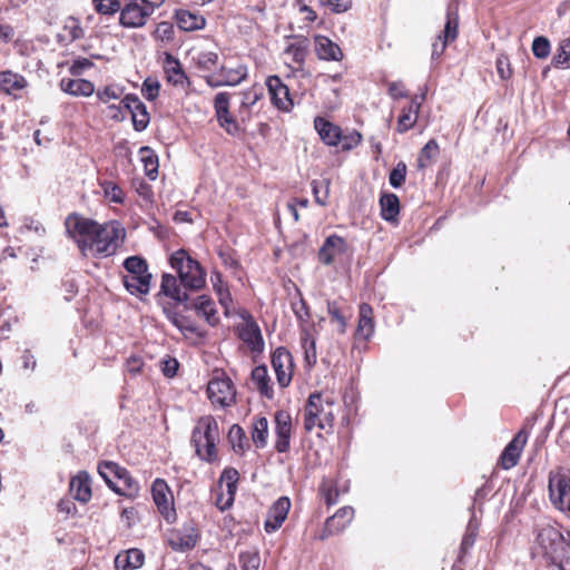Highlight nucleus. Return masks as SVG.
Returning <instances> with one entry per match:
<instances>
[{"label": "nucleus", "instance_id": "4be33fe9", "mask_svg": "<svg viewBox=\"0 0 570 570\" xmlns=\"http://www.w3.org/2000/svg\"><path fill=\"white\" fill-rule=\"evenodd\" d=\"M320 400V392L312 393L306 402L304 409V429L306 432L313 431L315 428L320 430H326L325 425L321 421L318 416V412L321 410L317 409V403Z\"/></svg>", "mask_w": 570, "mask_h": 570}, {"label": "nucleus", "instance_id": "c03bdc74", "mask_svg": "<svg viewBox=\"0 0 570 570\" xmlns=\"http://www.w3.org/2000/svg\"><path fill=\"white\" fill-rule=\"evenodd\" d=\"M552 65L556 68H570V37L559 42L557 52L552 58Z\"/></svg>", "mask_w": 570, "mask_h": 570}, {"label": "nucleus", "instance_id": "4d7b16f0", "mask_svg": "<svg viewBox=\"0 0 570 570\" xmlns=\"http://www.w3.org/2000/svg\"><path fill=\"white\" fill-rule=\"evenodd\" d=\"M327 312L331 317L338 323V332L344 334L347 327V322L345 316L341 313L340 307L336 302H327Z\"/></svg>", "mask_w": 570, "mask_h": 570}, {"label": "nucleus", "instance_id": "603ef678", "mask_svg": "<svg viewBox=\"0 0 570 570\" xmlns=\"http://www.w3.org/2000/svg\"><path fill=\"white\" fill-rule=\"evenodd\" d=\"M532 52L538 59H546L549 57L551 51L550 41L543 36L534 38L532 42Z\"/></svg>", "mask_w": 570, "mask_h": 570}, {"label": "nucleus", "instance_id": "5701e85b", "mask_svg": "<svg viewBox=\"0 0 570 570\" xmlns=\"http://www.w3.org/2000/svg\"><path fill=\"white\" fill-rule=\"evenodd\" d=\"M59 88L75 97H89L95 92V86L87 79L62 78L59 81Z\"/></svg>", "mask_w": 570, "mask_h": 570}, {"label": "nucleus", "instance_id": "39448f33", "mask_svg": "<svg viewBox=\"0 0 570 570\" xmlns=\"http://www.w3.org/2000/svg\"><path fill=\"white\" fill-rule=\"evenodd\" d=\"M119 23L125 28H140L165 0H124Z\"/></svg>", "mask_w": 570, "mask_h": 570}, {"label": "nucleus", "instance_id": "3c124183", "mask_svg": "<svg viewBox=\"0 0 570 570\" xmlns=\"http://www.w3.org/2000/svg\"><path fill=\"white\" fill-rule=\"evenodd\" d=\"M95 9L100 14H114L121 11L122 4L119 0H92Z\"/></svg>", "mask_w": 570, "mask_h": 570}, {"label": "nucleus", "instance_id": "f03ea898", "mask_svg": "<svg viewBox=\"0 0 570 570\" xmlns=\"http://www.w3.org/2000/svg\"><path fill=\"white\" fill-rule=\"evenodd\" d=\"M169 263L179 281L171 274H163L160 294L177 303H186L189 299L187 291H199L206 285V272L185 249L174 252Z\"/></svg>", "mask_w": 570, "mask_h": 570}, {"label": "nucleus", "instance_id": "9b49d317", "mask_svg": "<svg viewBox=\"0 0 570 570\" xmlns=\"http://www.w3.org/2000/svg\"><path fill=\"white\" fill-rule=\"evenodd\" d=\"M275 423V450L278 453H286L291 446L292 416L287 411H276Z\"/></svg>", "mask_w": 570, "mask_h": 570}, {"label": "nucleus", "instance_id": "2f4dec72", "mask_svg": "<svg viewBox=\"0 0 570 570\" xmlns=\"http://www.w3.org/2000/svg\"><path fill=\"white\" fill-rule=\"evenodd\" d=\"M27 86V80L19 73L12 71L0 72V90L13 95L17 91L22 90Z\"/></svg>", "mask_w": 570, "mask_h": 570}, {"label": "nucleus", "instance_id": "5fc2aeb1", "mask_svg": "<svg viewBox=\"0 0 570 570\" xmlns=\"http://www.w3.org/2000/svg\"><path fill=\"white\" fill-rule=\"evenodd\" d=\"M242 570H258L261 557L257 552H243L239 554Z\"/></svg>", "mask_w": 570, "mask_h": 570}, {"label": "nucleus", "instance_id": "ddd939ff", "mask_svg": "<svg viewBox=\"0 0 570 570\" xmlns=\"http://www.w3.org/2000/svg\"><path fill=\"white\" fill-rule=\"evenodd\" d=\"M347 249V242L343 237L332 234L325 238L318 249L317 258L323 265L328 266L334 263L335 258L345 255Z\"/></svg>", "mask_w": 570, "mask_h": 570}, {"label": "nucleus", "instance_id": "412c9836", "mask_svg": "<svg viewBox=\"0 0 570 570\" xmlns=\"http://www.w3.org/2000/svg\"><path fill=\"white\" fill-rule=\"evenodd\" d=\"M425 99V92H422L421 96H415L407 108H403L401 116L397 119L396 130L400 134H403L411 129L417 119V114L421 107L422 101Z\"/></svg>", "mask_w": 570, "mask_h": 570}, {"label": "nucleus", "instance_id": "c85d7f7f", "mask_svg": "<svg viewBox=\"0 0 570 570\" xmlns=\"http://www.w3.org/2000/svg\"><path fill=\"white\" fill-rule=\"evenodd\" d=\"M191 307L196 311L197 315L204 317L209 325L214 326L218 323L219 318L217 316L215 302L210 297L206 295L198 296Z\"/></svg>", "mask_w": 570, "mask_h": 570}, {"label": "nucleus", "instance_id": "4c0bfd02", "mask_svg": "<svg viewBox=\"0 0 570 570\" xmlns=\"http://www.w3.org/2000/svg\"><path fill=\"white\" fill-rule=\"evenodd\" d=\"M316 403L317 409L321 410L317 413L321 421L323 422L326 429H331L335 421V415L332 409L334 405V400L331 397L324 399L323 394L320 392V400Z\"/></svg>", "mask_w": 570, "mask_h": 570}, {"label": "nucleus", "instance_id": "7ed1b4c3", "mask_svg": "<svg viewBox=\"0 0 570 570\" xmlns=\"http://www.w3.org/2000/svg\"><path fill=\"white\" fill-rule=\"evenodd\" d=\"M531 554L548 570H570V540L557 525L538 524Z\"/></svg>", "mask_w": 570, "mask_h": 570}, {"label": "nucleus", "instance_id": "a19ab883", "mask_svg": "<svg viewBox=\"0 0 570 570\" xmlns=\"http://www.w3.org/2000/svg\"><path fill=\"white\" fill-rule=\"evenodd\" d=\"M268 436V421L262 416L255 420L253 424L252 439L257 448H264L267 443Z\"/></svg>", "mask_w": 570, "mask_h": 570}, {"label": "nucleus", "instance_id": "69168bd1", "mask_svg": "<svg viewBox=\"0 0 570 570\" xmlns=\"http://www.w3.org/2000/svg\"><path fill=\"white\" fill-rule=\"evenodd\" d=\"M263 96V88L254 86L249 90L243 92L242 107L249 108L254 106Z\"/></svg>", "mask_w": 570, "mask_h": 570}, {"label": "nucleus", "instance_id": "58836bf2", "mask_svg": "<svg viewBox=\"0 0 570 570\" xmlns=\"http://www.w3.org/2000/svg\"><path fill=\"white\" fill-rule=\"evenodd\" d=\"M120 482H122V487H119L120 495L126 497H136L140 490L138 482L131 476L127 469L120 468L119 474L116 478Z\"/></svg>", "mask_w": 570, "mask_h": 570}, {"label": "nucleus", "instance_id": "13d9d810", "mask_svg": "<svg viewBox=\"0 0 570 570\" xmlns=\"http://www.w3.org/2000/svg\"><path fill=\"white\" fill-rule=\"evenodd\" d=\"M160 83L151 78H147L141 87V94L142 96L149 100H155L159 95Z\"/></svg>", "mask_w": 570, "mask_h": 570}, {"label": "nucleus", "instance_id": "338daca9", "mask_svg": "<svg viewBox=\"0 0 570 570\" xmlns=\"http://www.w3.org/2000/svg\"><path fill=\"white\" fill-rule=\"evenodd\" d=\"M105 196L110 202L116 203V204H121L124 202L122 189L114 183H107L105 185Z\"/></svg>", "mask_w": 570, "mask_h": 570}, {"label": "nucleus", "instance_id": "de8ad7c7", "mask_svg": "<svg viewBox=\"0 0 570 570\" xmlns=\"http://www.w3.org/2000/svg\"><path fill=\"white\" fill-rule=\"evenodd\" d=\"M196 66L200 70H210L218 63V55L213 51H202L194 57Z\"/></svg>", "mask_w": 570, "mask_h": 570}, {"label": "nucleus", "instance_id": "e2e57ef3", "mask_svg": "<svg viewBox=\"0 0 570 570\" xmlns=\"http://www.w3.org/2000/svg\"><path fill=\"white\" fill-rule=\"evenodd\" d=\"M320 491L327 505H333L337 502L338 491L331 482L324 481L320 488Z\"/></svg>", "mask_w": 570, "mask_h": 570}, {"label": "nucleus", "instance_id": "f3484780", "mask_svg": "<svg viewBox=\"0 0 570 570\" xmlns=\"http://www.w3.org/2000/svg\"><path fill=\"white\" fill-rule=\"evenodd\" d=\"M266 86L271 95L272 102L275 107L283 111H289L293 101L289 97V90L279 77L271 76L266 80Z\"/></svg>", "mask_w": 570, "mask_h": 570}, {"label": "nucleus", "instance_id": "a211bd4d", "mask_svg": "<svg viewBox=\"0 0 570 570\" xmlns=\"http://www.w3.org/2000/svg\"><path fill=\"white\" fill-rule=\"evenodd\" d=\"M198 541V533L195 528L188 527L181 530H171L168 534L167 542L175 551L191 550Z\"/></svg>", "mask_w": 570, "mask_h": 570}, {"label": "nucleus", "instance_id": "864d4df0", "mask_svg": "<svg viewBox=\"0 0 570 570\" xmlns=\"http://www.w3.org/2000/svg\"><path fill=\"white\" fill-rule=\"evenodd\" d=\"M406 165L403 161H400L390 173L389 181L393 188L401 187L406 177Z\"/></svg>", "mask_w": 570, "mask_h": 570}, {"label": "nucleus", "instance_id": "6ab92c4d", "mask_svg": "<svg viewBox=\"0 0 570 570\" xmlns=\"http://www.w3.org/2000/svg\"><path fill=\"white\" fill-rule=\"evenodd\" d=\"M291 509V501L287 497H281L268 510L267 519L265 521L266 532H274L286 520Z\"/></svg>", "mask_w": 570, "mask_h": 570}, {"label": "nucleus", "instance_id": "79ce46f5", "mask_svg": "<svg viewBox=\"0 0 570 570\" xmlns=\"http://www.w3.org/2000/svg\"><path fill=\"white\" fill-rule=\"evenodd\" d=\"M124 268L128 272L127 276H144L150 274L146 259L140 256H129L124 261Z\"/></svg>", "mask_w": 570, "mask_h": 570}, {"label": "nucleus", "instance_id": "20e7f679", "mask_svg": "<svg viewBox=\"0 0 570 570\" xmlns=\"http://www.w3.org/2000/svg\"><path fill=\"white\" fill-rule=\"evenodd\" d=\"M219 439V430L216 420L212 415L202 416L193 430L191 443L200 459L214 461L216 443Z\"/></svg>", "mask_w": 570, "mask_h": 570}, {"label": "nucleus", "instance_id": "8fccbe9b", "mask_svg": "<svg viewBox=\"0 0 570 570\" xmlns=\"http://www.w3.org/2000/svg\"><path fill=\"white\" fill-rule=\"evenodd\" d=\"M478 535V524H475L472 520L469 522L466 527V531L463 535L461 546H460V554L461 557L465 554L469 549H471L475 542Z\"/></svg>", "mask_w": 570, "mask_h": 570}, {"label": "nucleus", "instance_id": "ea45409f", "mask_svg": "<svg viewBox=\"0 0 570 570\" xmlns=\"http://www.w3.org/2000/svg\"><path fill=\"white\" fill-rule=\"evenodd\" d=\"M140 155L146 176L155 180L158 175V157L148 147L140 148Z\"/></svg>", "mask_w": 570, "mask_h": 570}, {"label": "nucleus", "instance_id": "2eb2a0df", "mask_svg": "<svg viewBox=\"0 0 570 570\" xmlns=\"http://www.w3.org/2000/svg\"><path fill=\"white\" fill-rule=\"evenodd\" d=\"M309 40L303 36H294L292 41L286 46L284 56L291 61L292 69H302L305 58L308 53Z\"/></svg>", "mask_w": 570, "mask_h": 570}, {"label": "nucleus", "instance_id": "4468645a", "mask_svg": "<svg viewBox=\"0 0 570 570\" xmlns=\"http://www.w3.org/2000/svg\"><path fill=\"white\" fill-rule=\"evenodd\" d=\"M354 509L352 507H343L337 512L327 518L324 529L320 534V540H325L331 535L342 532L353 520Z\"/></svg>", "mask_w": 570, "mask_h": 570}, {"label": "nucleus", "instance_id": "473e14b6", "mask_svg": "<svg viewBox=\"0 0 570 570\" xmlns=\"http://www.w3.org/2000/svg\"><path fill=\"white\" fill-rule=\"evenodd\" d=\"M252 381L259 393L268 399L273 397V389L269 385V376L265 365H258L252 371Z\"/></svg>", "mask_w": 570, "mask_h": 570}, {"label": "nucleus", "instance_id": "6e6552de", "mask_svg": "<svg viewBox=\"0 0 570 570\" xmlns=\"http://www.w3.org/2000/svg\"><path fill=\"white\" fill-rule=\"evenodd\" d=\"M151 494L155 504L167 522L176 519L174 498L167 483L163 479H156L151 485Z\"/></svg>", "mask_w": 570, "mask_h": 570}, {"label": "nucleus", "instance_id": "423d86ee", "mask_svg": "<svg viewBox=\"0 0 570 570\" xmlns=\"http://www.w3.org/2000/svg\"><path fill=\"white\" fill-rule=\"evenodd\" d=\"M549 497L556 508L570 513V473L561 471L550 473Z\"/></svg>", "mask_w": 570, "mask_h": 570}, {"label": "nucleus", "instance_id": "393cba45", "mask_svg": "<svg viewBox=\"0 0 570 570\" xmlns=\"http://www.w3.org/2000/svg\"><path fill=\"white\" fill-rule=\"evenodd\" d=\"M314 127L317 130L321 139L330 146H337L342 139V130L338 126L330 122L328 120L316 117Z\"/></svg>", "mask_w": 570, "mask_h": 570}, {"label": "nucleus", "instance_id": "f257e3e1", "mask_svg": "<svg viewBox=\"0 0 570 570\" xmlns=\"http://www.w3.org/2000/svg\"><path fill=\"white\" fill-rule=\"evenodd\" d=\"M66 228L83 255L110 256L117 249L120 230L114 225H100L71 214L66 219Z\"/></svg>", "mask_w": 570, "mask_h": 570}, {"label": "nucleus", "instance_id": "1a4fd4ad", "mask_svg": "<svg viewBox=\"0 0 570 570\" xmlns=\"http://www.w3.org/2000/svg\"><path fill=\"white\" fill-rule=\"evenodd\" d=\"M247 77V67L245 65H237L234 68L222 66L219 70L206 77V82L212 88L224 86H237Z\"/></svg>", "mask_w": 570, "mask_h": 570}, {"label": "nucleus", "instance_id": "bf43d9fd", "mask_svg": "<svg viewBox=\"0 0 570 570\" xmlns=\"http://www.w3.org/2000/svg\"><path fill=\"white\" fill-rule=\"evenodd\" d=\"M174 26L170 22L163 21L157 24L154 37L160 41H170L174 39Z\"/></svg>", "mask_w": 570, "mask_h": 570}, {"label": "nucleus", "instance_id": "f704fd0d", "mask_svg": "<svg viewBox=\"0 0 570 570\" xmlns=\"http://www.w3.org/2000/svg\"><path fill=\"white\" fill-rule=\"evenodd\" d=\"M120 465L112 461H104L98 465V473L108 484V487L116 493L122 492L119 487L112 481V478H117L120 471Z\"/></svg>", "mask_w": 570, "mask_h": 570}, {"label": "nucleus", "instance_id": "0e129e2a", "mask_svg": "<svg viewBox=\"0 0 570 570\" xmlns=\"http://www.w3.org/2000/svg\"><path fill=\"white\" fill-rule=\"evenodd\" d=\"M216 117L220 127H223L229 135L235 136L238 134L239 127L236 120L229 114V111H227V114L224 115H217Z\"/></svg>", "mask_w": 570, "mask_h": 570}, {"label": "nucleus", "instance_id": "774afa93", "mask_svg": "<svg viewBox=\"0 0 570 570\" xmlns=\"http://www.w3.org/2000/svg\"><path fill=\"white\" fill-rule=\"evenodd\" d=\"M214 108L217 115H224L229 111V96L227 92H218L214 99Z\"/></svg>", "mask_w": 570, "mask_h": 570}, {"label": "nucleus", "instance_id": "7c9ffc66", "mask_svg": "<svg viewBox=\"0 0 570 570\" xmlns=\"http://www.w3.org/2000/svg\"><path fill=\"white\" fill-rule=\"evenodd\" d=\"M151 274L144 276H124L122 283L126 289L136 296L147 295L150 291Z\"/></svg>", "mask_w": 570, "mask_h": 570}, {"label": "nucleus", "instance_id": "49530a36", "mask_svg": "<svg viewBox=\"0 0 570 570\" xmlns=\"http://www.w3.org/2000/svg\"><path fill=\"white\" fill-rule=\"evenodd\" d=\"M459 32V17L455 11L448 10L446 22L442 33V38L448 42L454 41Z\"/></svg>", "mask_w": 570, "mask_h": 570}, {"label": "nucleus", "instance_id": "09e8293b", "mask_svg": "<svg viewBox=\"0 0 570 570\" xmlns=\"http://www.w3.org/2000/svg\"><path fill=\"white\" fill-rule=\"evenodd\" d=\"M228 439L233 445V449L235 451H244L245 450V446L247 444V438H246V434L244 432V430L237 425V424H234L229 432H228Z\"/></svg>", "mask_w": 570, "mask_h": 570}, {"label": "nucleus", "instance_id": "b1692460", "mask_svg": "<svg viewBox=\"0 0 570 570\" xmlns=\"http://www.w3.org/2000/svg\"><path fill=\"white\" fill-rule=\"evenodd\" d=\"M315 51L322 60L341 61L343 59L340 46L325 36L315 37Z\"/></svg>", "mask_w": 570, "mask_h": 570}, {"label": "nucleus", "instance_id": "f8f14e48", "mask_svg": "<svg viewBox=\"0 0 570 570\" xmlns=\"http://www.w3.org/2000/svg\"><path fill=\"white\" fill-rule=\"evenodd\" d=\"M528 438L529 433L523 428L514 435V438L504 448L499 460L500 465L504 470H510L511 468L518 464L522 450L528 441Z\"/></svg>", "mask_w": 570, "mask_h": 570}, {"label": "nucleus", "instance_id": "9d476101", "mask_svg": "<svg viewBox=\"0 0 570 570\" xmlns=\"http://www.w3.org/2000/svg\"><path fill=\"white\" fill-rule=\"evenodd\" d=\"M272 366L281 387L289 385L293 375V358L285 347H277L272 354Z\"/></svg>", "mask_w": 570, "mask_h": 570}, {"label": "nucleus", "instance_id": "680f3d73", "mask_svg": "<svg viewBox=\"0 0 570 570\" xmlns=\"http://www.w3.org/2000/svg\"><path fill=\"white\" fill-rule=\"evenodd\" d=\"M170 322L183 333H195L196 326L193 325L185 316L173 313L168 316Z\"/></svg>", "mask_w": 570, "mask_h": 570}, {"label": "nucleus", "instance_id": "052dcab7", "mask_svg": "<svg viewBox=\"0 0 570 570\" xmlns=\"http://www.w3.org/2000/svg\"><path fill=\"white\" fill-rule=\"evenodd\" d=\"M94 67V62L87 58L78 57L76 58L69 67L70 75L75 77H80L85 73L86 70Z\"/></svg>", "mask_w": 570, "mask_h": 570}, {"label": "nucleus", "instance_id": "c9c22d12", "mask_svg": "<svg viewBox=\"0 0 570 570\" xmlns=\"http://www.w3.org/2000/svg\"><path fill=\"white\" fill-rule=\"evenodd\" d=\"M238 479L239 473L233 468L225 469L220 475V482H225L227 489V497L224 503L225 507H232L234 502Z\"/></svg>", "mask_w": 570, "mask_h": 570}, {"label": "nucleus", "instance_id": "72a5a7b5", "mask_svg": "<svg viewBox=\"0 0 570 570\" xmlns=\"http://www.w3.org/2000/svg\"><path fill=\"white\" fill-rule=\"evenodd\" d=\"M381 215L385 220H393L400 213V202L395 194H383L380 198Z\"/></svg>", "mask_w": 570, "mask_h": 570}, {"label": "nucleus", "instance_id": "cd10ccee", "mask_svg": "<svg viewBox=\"0 0 570 570\" xmlns=\"http://www.w3.org/2000/svg\"><path fill=\"white\" fill-rule=\"evenodd\" d=\"M374 333V321L372 307L363 303L360 306L358 323L356 327V336L358 338L368 340Z\"/></svg>", "mask_w": 570, "mask_h": 570}, {"label": "nucleus", "instance_id": "e433bc0d", "mask_svg": "<svg viewBox=\"0 0 570 570\" xmlns=\"http://www.w3.org/2000/svg\"><path fill=\"white\" fill-rule=\"evenodd\" d=\"M165 71L169 82L174 85H183L186 79L180 62L170 55H167Z\"/></svg>", "mask_w": 570, "mask_h": 570}, {"label": "nucleus", "instance_id": "aec40b11", "mask_svg": "<svg viewBox=\"0 0 570 570\" xmlns=\"http://www.w3.org/2000/svg\"><path fill=\"white\" fill-rule=\"evenodd\" d=\"M239 338L249 347L253 353L264 351V340L259 326L253 320L247 321L239 328Z\"/></svg>", "mask_w": 570, "mask_h": 570}, {"label": "nucleus", "instance_id": "a18cd8bd", "mask_svg": "<svg viewBox=\"0 0 570 570\" xmlns=\"http://www.w3.org/2000/svg\"><path fill=\"white\" fill-rule=\"evenodd\" d=\"M301 344L304 351V358L306 364L308 366L315 365L317 360L315 340L304 331L301 336Z\"/></svg>", "mask_w": 570, "mask_h": 570}, {"label": "nucleus", "instance_id": "a878e982", "mask_svg": "<svg viewBox=\"0 0 570 570\" xmlns=\"http://www.w3.org/2000/svg\"><path fill=\"white\" fill-rule=\"evenodd\" d=\"M145 554L140 549H129L115 558L117 570H135L144 564Z\"/></svg>", "mask_w": 570, "mask_h": 570}, {"label": "nucleus", "instance_id": "37998d69", "mask_svg": "<svg viewBox=\"0 0 570 570\" xmlns=\"http://www.w3.org/2000/svg\"><path fill=\"white\" fill-rule=\"evenodd\" d=\"M439 155V145L434 139L429 140L420 150L417 157V167L423 169L428 167L433 159Z\"/></svg>", "mask_w": 570, "mask_h": 570}, {"label": "nucleus", "instance_id": "0eeeda50", "mask_svg": "<svg viewBox=\"0 0 570 570\" xmlns=\"http://www.w3.org/2000/svg\"><path fill=\"white\" fill-rule=\"evenodd\" d=\"M207 394L213 404H218L222 407L230 406L236 397L233 382L224 373L208 382Z\"/></svg>", "mask_w": 570, "mask_h": 570}, {"label": "nucleus", "instance_id": "6e6d98bb", "mask_svg": "<svg viewBox=\"0 0 570 570\" xmlns=\"http://www.w3.org/2000/svg\"><path fill=\"white\" fill-rule=\"evenodd\" d=\"M99 101L108 104L110 100L119 99L122 95V89L118 86H106L104 89H99L96 92Z\"/></svg>", "mask_w": 570, "mask_h": 570}, {"label": "nucleus", "instance_id": "c756f323", "mask_svg": "<svg viewBox=\"0 0 570 570\" xmlns=\"http://www.w3.org/2000/svg\"><path fill=\"white\" fill-rule=\"evenodd\" d=\"M175 17L178 28L184 31H194L203 29L206 23L205 18L203 16L191 13L187 10H177Z\"/></svg>", "mask_w": 570, "mask_h": 570}, {"label": "nucleus", "instance_id": "dca6fc26", "mask_svg": "<svg viewBox=\"0 0 570 570\" xmlns=\"http://www.w3.org/2000/svg\"><path fill=\"white\" fill-rule=\"evenodd\" d=\"M121 104L131 115L135 129L137 131L146 129L149 124V114L144 102L135 95H127L121 99Z\"/></svg>", "mask_w": 570, "mask_h": 570}, {"label": "nucleus", "instance_id": "bb28decb", "mask_svg": "<svg viewBox=\"0 0 570 570\" xmlns=\"http://www.w3.org/2000/svg\"><path fill=\"white\" fill-rule=\"evenodd\" d=\"M70 493L82 503L91 499L90 476L87 472H79L71 479Z\"/></svg>", "mask_w": 570, "mask_h": 570}]
</instances>
